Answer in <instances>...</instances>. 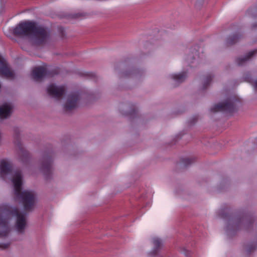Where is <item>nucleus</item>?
<instances>
[{
    "mask_svg": "<svg viewBox=\"0 0 257 257\" xmlns=\"http://www.w3.org/2000/svg\"><path fill=\"white\" fill-rule=\"evenodd\" d=\"M12 107L7 104H5L0 106V117L5 118L10 115L11 113Z\"/></svg>",
    "mask_w": 257,
    "mask_h": 257,
    "instance_id": "11",
    "label": "nucleus"
},
{
    "mask_svg": "<svg viewBox=\"0 0 257 257\" xmlns=\"http://www.w3.org/2000/svg\"><path fill=\"white\" fill-rule=\"evenodd\" d=\"M212 76L210 74L205 77L203 82V89H206L208 87L212 81Z\"/></svg>",
    "mask_w": 257,
    "mask_h": 257,
    "instance_id": "16",
    "label": "nucleus"
},
{
    "mask_svg": "<svg viewBox=\"0 0 257 257\" xmlns=\"http://www.w3.org/2000/svg\"><path fill=\"white\" fill-rule=\"evenodd\" d=\"M52 160L51 157L45 158L42 164V168L44 174L49 176L52 172Z\"/></svg>",
    "mask_w": 257,
    "mask_h": 257,
    "instance_id": "10",
    "label": "nucleus"
},
{
    "mask_svg": "<svg viewBox=\"0 0 257 257\" xmlns=\"http://www.w3.org/2000/svg\"><path fill=\"white\" fill-rule=\"evenodd\" d=\"M153 243L154 247L153 250L150 252V254L154 256L157 254L159 250L161 248L162 242L160 238L154 237L153 238Z\"/></svg>",
    "mask_w": 257,
    "mask_h": 257,
    "instance_id": "13",
    "label": "nucleus"
},
{
    "mask_svg": "<svg viewBox=\"0 0 257 257\" xmlns=\"http://www.w3.org/2000/svg\"><path fill=\"white\" fill-rule=\"evenodd\" d=\"M14 34L17 36H31L33 43L40 46L44 44L49 37L46 29L34 22H22L14 29Z\"/></svg>",
    "mask_w": 257,
    "mask_h": 257,
    "instance_id": "1",
    "label": "nucleus"
},
{
    "mask_svg": "<svg viewBox=\"0 0 257 257\" xmlns=\"http://www.w3.org/2000/svg\"><path fill=\"white\" fill-rule=\"evenodd\" d=\"M12 181L14 184L15 195L21 199L25 210L28 211L31 209L34 204L35 194L32 191H22V176L20 170L15 172Z\"/></svg>",
    "mask_w": 257,
    "mask_h": 257,
    "instance_id": "3",
    "label": "nucleus"
},
{
    "mask_svg": "<svg viewBox=\"0 0 257 257\" xmlns=\"http://www.w3.org/2000/svg\"><path fill=\"white\" fill-rule=\"evenodd\" d=\"M254 87L255 89H257V80L254 82Z\"/></svg>",
    "mask_w": 257,
    "mask_h": 257,
    "instance_id": "22",
    "label": "nucleus"
},
{
    "mask_svg": "<svg viewBox=\"0 0 257 257\" xmlns=\"http://www.w3.org/2000/svg\"><path fill=\"white\" fill-rule=\"evenodd\" d=\"M79 99L80 95L78 92H74L70 94L66 103L64 105L65 110L68 111L75 108L77 106Z\"/></svg>",
    "mask_w": 257,
    "mask_h": 257,
    "instance_id": "8",
    "label": "nucleus"
},
{
    "mask_svg": "<svg viewBox=\"0 0 257 257\" xmlns=\"http://www.w3.org/2000/svg\"><path fill=\"white\" fill-rule=\"evenodd\" d=\"M253 9L252 8H250L248 10L247 13L248 14H251V15H253Z\"/></svg>",
    "mask_w": 257,
    "mask_h": 257,
    "instance_id": "21",
    "label": "nucleus"
},
{
    "mask_svg": "<svg viewBox=\"0 0 257 257\" xmlns=\"http://www.w3.org/2000/svg\"><path fill=\"white\" fill-rule=\"evenodd\" d=\"M17 145L19 147V149H20L22 154L25 155L26 157H27L28 156V153L27 151H26L23 149L22 144L20 143V142H18Z\"/></svg>",
    "mask_w": 257,
    "mask_h": 257,
    "instance_id": "18",
    "label": "nucleus"
},
{
    "mask_svg": "<svg viewBox=\"0 0 257 257\" xmlns=\"http://www.w3.org/2000/svg\"><path fill=\"white\" fill-rule=\"evenodd\" d=\"M9 244H4V248H7L8 246H9Z\"/></svg>",
    "mask_w": 257,
    "mask_h": 257,
    "instance_id": "23",
    "label": "nucleus"
},
{
    "mask_svg": "<svg viewBox=\"0 0 257 257\" xmlns=\"http://www.w3.org/2000/svg\"><path fill=\"white\" fill-rule=\"evenodd\" d=\"M187 75L185 72H183L178 74L172 75V78L177 83H180L184 81L186 78Z\"/></svg>",
    "mask_w": 257,
    "mask_h": 257,
    "instance_id": "14",
    "label": "nucleus"
},
{
    "mask_svg": "<svg viewBox=\"0 0 257 257\" xmlns=\"http://www.w3.org/2000/svg\"><path fill=\"white\" fill-rule=\"evenodd\" d=\"M11 216L17 217L16 228L18 232L24 231L26 221L25 214L20 212L17 207L8 205L0 206V237L6 236L10 231L8 220Z\"/></svg>",
    "mask_w": 257,
    "mask_h": 257,
    "instance_id": "2",
    "label": "nucleus"
},
{
    "mask_svg": "<svg viewBox=\"0 0 257 257\" xmlns=\"http://www.w3.org/2000/svg\"><path fill=\"white\" fill-rule=\"evenodd\" d=\"M239 101L235 98H229L225 101L214 105L210 108L211 112L223 111L232 113L236 110L237 103Z\"/></svg>",
    "mask_w": 257,
    "mask_h": 257,
    "instance_id": "4",
    "label": "nucleus"
},
{
    "mask_svg": "<svg viewBox=\"0 0 257 257\" xmlns=\"http://www.w3.org/2000/svg\"><path fill=\"white\" fill-rule=\"evenodd\" d=\"M240 36L238 34H234L232 36H229L227 40V43L228 45H232L235 44L238 41Z\"/></svg>",
    "mask_w": 257,
    "mask_h": 257,
    "instance_id": "15",
    "label": "nucleus"
},
{
    "mask_svg": "<svg viewBox=\"0 0 257 257\" xmlns=\"http://www.w3.org/2000/svg\"><path fill=\"white\" fill-rule=\"evenodd\" d=\"M257 53V49L248 52L247 55L242 58H238L236 60V62L239 66L242 65L246 61L252 57L255 53Z\"/></svg>",
    "mask_w": 257,
    "mask_h": 257,
    "instance_id": "12",
    "label": "nucleus"
},
{
    "mask_svg": "<svg viewBox=\"0 0 257 257\" xmlns=\"http://www.w3.org/2000/svg\"><path fill=\"white\" fill-rule=\"evenodd\" d=\"M253 27L255 28L256 27V26H255V25H253Z\"/></svg>",
    "mask_w": 257,
    "mask_h": 257,
    "instance_id": "24",
    "label": "nucleus"
},
{
    "mask_svg": "<svg viewBox=\"0 0 257 257\" xmlns=\"http://www.w3.org/2000/svg\"><path fill=\"white\" fill-rule=\"evenodd\" d=\"M59 70L58 68H53L52 70L46 67L40 66L33 69L32 73L34 79L38 81L46 77H52L58 74Z\"/></svg>",
    "mask_w": 257,
    "mask_h": 257,
    "instance_id": "5",
    "label": "nucleus"
},
{
    "mask_svg": "<svg viewBox=\"0 0 257 257\" xmlns=\"http://www.w3.org/2000/svg\"><path fill=\"white\" fill-rule=\"evenodd\" d=\"M257 247V244H250L248 248H247V252H250L251 251H252L253 250H254L255 248Z\"/></svg>",
    "mask_w": 257,
    "mask_h": 257,
    "instance_id": "19",
    "label": "nucleus"
},
{
    "mask_svg": "<svg viewBox=\"0 0 257 257\" xmlns=\"http://www.w3.org/2000/svg\"><path fill=\"white\" fill-rule=\"evenodd\" d=\"M245 220V218L242 217L241 218L239 219V220L238 221V224L237 225H239L240 223H242Z\"/></svg>",
    "mask_w": 257,
    "mask_h": 257,
    "instance_id": "20",
    "label": "nucleus"
},
{
    "mask_svg": "<svg viewBox=\"0 0 257 257\" xmlns=\"http://www.w3.org/2000/svg\"><path fill=\"white\" fill-rule=\"evenodd\" d=\"M66 88L64 86H57L55 84H51L47 88L48 93L52 97L60 99L65 93Z\"/></svg>",
    "mask_w": 257,
    "mask_h": 257,
    "instance_id": "7",
    "label": "nucleus"
},
{
    "mask_svg": "<svg viewBox=\"0 0 257 257\" xmlns=\"http://www.w3.org/2000/svg\"><path fill=\"white\" fill-rule=\"evenodd\" d=\"M0 75L5 78L12 79L15 75L8 66L6 60L0 56Z\"/></svg>",
    "mask_w": 257,
    "mask_h": 257,
    "instance_id": "6",
    "label": "nucleus"
},
{
    "mask_svg": "<svg viewBox=\"0 0 257 257\" xmlns=\"http://www.w3.org/2000/svg\"><path fill=\"white\" fill-rule=\"evenodd\" d=\"M193 162V160L191 158H186L181 159V163L184 166H187Z\"/></svg>",
    "mask_w": 257,
    "mask_h": 257,
    "instance_id": "17",
    "label": "nucleus"
},
{
    "mask_svg": "<svg viewBox=\"0 0 257 257\" xmlns=\"http://www.w3.org/2000/svg\"><path fill=\"white\" fill-rule=\"evenodd\" d=\"M12 165L10 162L3 160L0 163V175L4 179L6 180V176L8 175H12Z\"/></svg>",
    "mask_w": 257,
    "mask_h": 257,
    "instance_id": "9",
    "label": "nucleus"
}]
</instances>
